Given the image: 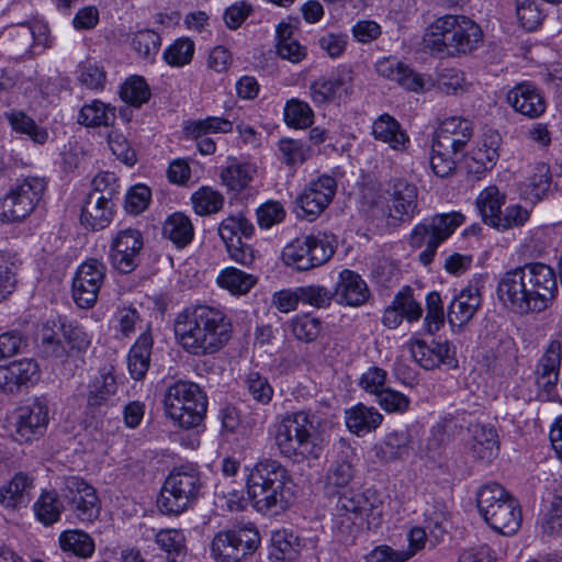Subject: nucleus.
<instances>
[{
	"instance_id": "1",
	"label": "nucleus",
	"mask_w": 562,
	"mask_h": 562,
	"mask_svg": "<svg viewBox=\"0 0 562 562\" xmlns=\"http://www.w3.org/2000/svg\"><path fill=\"white\" fill-rule=\"evenodd\" d=\"M177 344L193 357L214 356L232 338L233 325L226 314L209 305L187 307L173 322Z\"/></svg>"
},
{
	"instance_id": "2",
	"label": "nucleus",
	"mask_w": 562,
	"mask_h": 562,
	"mask_svg": "<svg viewBox=\"0 0 562 562\" xmlns=\"http://www.w3.org/2000/svg\"><path fill=\"white\" fill-rule=\"evenodd\" d=\"M319 425L311 409L284 414L274 432L280 453L296 463L318 460L324 450V439L317 430Z\"/></svg>"
},
{
	"instance_id": "3",
	"label": "nucleus",
	"mask_w": 562,
	"mask_h": 562,
	"mask_svg": "<svg viewBox=\"0 0 562 562\" xmlns=\"http://www.w3.org/2000/svg\"><path fill=\"white\" fill-rule=\"evenodd\" d=\"M292 483L289 471L280 461L263 459L256 463L248 474V498L258 513H277L292 501Z\"/></svg>"
},
{
	"instance_id": "4",
	"label": "nucleus",
	"mask_w": 562,
	"mask_h": 562,
	"mask_svg": "<svg viewBox=\"0 0 562 562\" xmlns=\"http://www.w3.org/2000/svg\"><path fill=\"white\" fill-rule=\"evenodd\" d=\"M483 40L479 24L465 15L445 14L427 27L423 41L425 47L439 57H457L471 54Z\"/></svg>"
},
{
	"instance_id": "5",
	"label": "nucleus",
	"mask_w": 562,
	"mask_h": 562,
	"mask_svg": "<svg viewBox=\"0 0 562 562\" xmlns=\"http://www.w3.org/2000/svg\"><path fill=\"white\" fill-rule=\"evenodd\" d=\"M476 505L485 522L495 531L513 536L519 529V503L498 483L483 485L476 494Z\"/></svg>"
},
{
	"instance_id": "6",
	"label": "nucleus",
	"mask_w": 562,
	"mask_h": 562,
	"mask_svg": "<svg viewBox=\"0 0 562 562\" xmlns=\"http://www.w3.org/2000/svg\"><path fill=\"white\" fill-rule=\"evenodd\" d=\"M164 407L167 416L186 429L200 426L207 401L200 386L190 381H177L166 390Z\"/></svg>"
},
{
	"instance_id": "7",
	"label": "nucleus",
	"mask_w": 562,
	"mask_h": 562,
	"mask_svg": "<svg viewBox=\"0 0 562 562\" xmlns=\"http://www.w3.org/2000/svg\"><path fill=\"white\" fill-rule=\"evenodd\" d=\"M201 487L200 474L194 469L176 468L165 481L159 508L165 514L179 515L198 499Z\"/></svg>"
},
{
	"instance_id": "8",
	"label": "nucleus",
	"mask_w": 562,
	"mask_h": 562,
	"mask_svg": "<svg viewBox=\"0 0 562 562\" xmlns=\"http://www.w3.org/2000/svg\"><path fill=\"white\" fill-rule=\"evenodd\" d=\"M460 212L437 214L429 221L417 224L409 235V245L414 248L426 246L419 254V260L425 266L434 259L438 246L446 240L463 223Z\"/></svg>"
},
{
	"instance_id": "9",
	"label": "nucleus",
	"mask_w": 562,
	"mask_h": 562,
	"mask_svg": "<svg viewBox=\"0 0 562 562\" xmlns=\"http://www.w3.org/2000/svg\"><path fill=\"white\" fill-rule=\"evenodd\" d=\"M259 543L260 536L255 526H234L215 533L211 542V555L215 562H240L251 555Z\"/></svg>"
},
{
	"instance_id": "10",
	"label": "nucleus",
	"mask_w": 562,
	"mask_h": 562,
	"mask_svg": "<svg viewBox=\"0 0 562 562\" xmlns=\"http://www.w3.org/2000/svg\"><path fill=\"white\" fill-rule=\"evenodd\" d=\"M46 183L38 177H27L19 181L0 200V221L19 223L25 220L42 199Z\"/></svg>"
},
{
	"instance_id": "11",
	"label": "nucleus",
	"mask_w": 562,
	"mask_h": 562,
	"mask_svg": "<svg viewBox=\"0 0 562 562\" xmlns=\"http://www.w3.org/2000/svg\"><path fill=\"white\" fill-rule=\"evenodd\" d=\"M1 44L10 58L20 59L30 53L37 54L49 46L47 25L41 22L19 23L4 30Z\"/></svg>"
},
{
	"instance_id": "12",
	"label": "nucleus",
	"mask_w": 562,
	"mask_h": 562,
	"mask_svg": "<svg viewBox=\"0 0 562 562\" xmlns=\"http://www.w3.org/2000/svg\"><path fill=\"white\" fill-rule=\"evenodd\" d=\"M334 251V247L325 238L308 235L288 244L281 257L286 266L307 271L326 263Z\"/></svg>"
},
{
	"instance_id": "13",
	"label": "nucleus",
	"mask_w": 562,
	"mask_h": 562,
	"mask_svg": "<svg viewBox=\"0 0 562 562\" xmlns=\"http://www.w3.org/2000/svg\"><path fill=\"white\" fill-rule=\"evenodd\" d=\"M113 179L112 175L104 173L94 177L92 181L93 190L88 194L80 215L81 224L92 231L105 228L113 218V190L106 188L109 180Z\"/></svg>"
},
{
	"instance_id": "14",
	"label": "nucleus",
	"mask_w": 562,
	"mask_h": 562,
	"mask_svg": "<svg viewBox=\"0 0 562 562\" xmlns=\"http://www.w3.org/2000/svg\"><path fill=\"white\" fill-rule=\"evenodd\" d=\"M531 291L522 266L503 273L496 290L497 296L504 306L519 315L539 313V311L533 310L535 299Z\"/></svg>"
},
{
	"instance_id": "15",
	"label": "nucleus",
	"mask_w": 562,
	"mask_h": 562,
	"mask_svg": "<svg viewBox=\"0 0 562 562\" xmlns=\"http://www.w3.org/2000/svg\"><path fill=\"white\" fill-rule=\"evenodd\" d=\"M61 495L80 521L91 522L99 517L101 512L100 498L95 488L82 477H65Z\"/></svg>"
},
{
	"instance_id": "16",
	"label": "nucleus",
	"mask_w": 562,
	"mask_h": 562,
	"mask_svg": "<svg viewBox=\"0 0 562 562\" xmlns=\"http://www.w3.org/2000/svg\"><path fill=\"white\" fill-rule=\"evenodd\" d=\"M353 91V72L350 68L339 67L329 76H322L310 85L311 100L317 104L340 103Z\"/></svg>"
},
{
	"instance_id": "17",
	"label": "nucleus",
	"mask_w": 562,
	"mask_h": 562,
	"mask_svg": "<svg viewBox=\"0 0 562 562\" xmlns=\"http://www.w3.org/2000/svg\"><path fill=\"white\" fill-rule=\"evenodd\" d=\"M336 188V180L329 176L311 181L295 199L296 215L308 221L315 220L331 202Z\"/></svg>"
},
{
	"instance_id": "18",
	"label": "nucleus",
	"mask_w": 562,
	"mask_h": 562,
	"mask_svg": "<svg viewBox=\"0 0 562 562\" xmlns=\"http://www.w3.org/2000/svg\"><path fill=\"white\" fill-rule=\"evenodd\" d=\"M105 271V265L98 259H89L80 265L72 281V297L79 307L94 305Z\"/></svg>"
},
{
	"instance_id": "19",
	"label": "nucleus",
	"mask_w": 562,
	"mask_h": 562,
	"mask_svg": "<svg viewBox=\"0 0 562 562\" xmlns=\"http://www.w3.org/2000/svg\"><path fill=\"white\" fill-rule=\"evenodd\" d=\"M143 247L144 241L139 231L134 228L120 231L112 239L111 265L121 273H131L140 262Z\"/></svg>"
},
{
	"instance_id": "20",
	"label": "nucleus",
	"mask_w": 562,
	"mask_h": 562,
	"mask_svg": "<svg viewBox=\"0 0 562 562\" xmlns=\"http://www.w3.org/2000/svg\"><path fill=\"white\" fill-rule=\"evenodd\" d=\"M387 215L396 222H409L417 211L418 190L404 179H393L384 192Z\"/></svg>"
},
{
	"instance_id": "21",
	"label": "nucleus",
	"mask_w": 562,
	"mask_h": 562,
	"mask_svg": "<svg viewBox=\"0 0 562 562\" xmlns=\"http://www.w3.org/2000/svg\"><path fill=\"white\" fill-rule=\"evenodd\" d=\"M522 267L526 280L532 289L533 310L540 313L549 307L558 294L557 274L550 266L542 262H530Z\"/></svg>"
},
{
	"instance_id": "22",
	"label": "nucleus",
	"mask_w": 562,
	"mask_h": 562,
	"mask_svg": "<svg viewBox=\"0 0 562 562\" xmlns=\"http://www.w3.org/2000/svg\"><path fill=\"white\" fill-rule=\"evenodd\" d=\"M561 361L562 344L558 339H552L538 360L535 370L536 384L548 400L553 398L557 394Z\"/></svg>"
},
{
	"instance_id": "23",
	"label": "nucleus",
	"mask_w": 562,
	"mask_h": 562,
	"mask_svg": "<svg viewBox=\"0 0 562 562\" xmlns=\"http://www.w3.org/2000/svg\"><path fill=\"white\" fill-rule=\"evenodd\" d=\"M34 490V475L19 471L0 486V505L9 510L26 508L33 498Z\"/></svg>"
},
{
	"instance_id": "24",
	"label": "nucleus",
	"mask_w": 562,
	"mask_h": 562,
	"mask_svg": "<svg viewBox=\"0 0 562 562\" xmlns=\"http://www.w3.org/2000/svg\"><path fill=\"white\" fill-rule=\"evenodd\" d=\"M48 405L45 398H35L31 404L19 409L15 424L16 440L30 441L42 435L48 424Z\"/></svg>"
},
{
	"instance_id": "25",
	"label": "nucleus",
	"mask_w": 562,
	"mask_h": 562,
	"mask_svg": "<svg viewBox=\"0 0 562 562\" xmlns=\"http://www.w3.org/2000/svg\"><path fill=\"white\" fill-rule=\"evenodd\" d=\"M473 132L474 126L470 120L462 116H450L441 121L432 140L441 144L443 149L450 148L462 155Z\"/></svg>"
},
{
	"instance_id": "26",
	"label": "nucleus",
	"mask_w": 562,
	"mask_h": 562,
	"mask_svg": "<svg viewBox=\"0 0 562 562\" xmlns=\"http://www.w3.org/2000/svg\"><path fill=\"white\" fill-rule=\"evenodd\" d=\"M38 379L40 368L34 359H22L0 367V391L3 393H16Z\"/></svg>"
},
{
	"instance_id": "27",
	"label": "nucleus",
	"mask_w": 562,
	"mask_h": 562,
	"mask_svg": "<svg viewBox=\"0 0 562 562\" xmlns=\"http://www.w3.org/2000/svg\"><path fill=\"white\" fill-rule=\"evenodd\" d=\"M357 461L355 448L345 441H340L337 457L325 474V488L331 492L349 485L356 475Z\"/></svg>"
},
{
	"instance_id": "28",
	"label": "nucleus",
	"mask_w": 562,
	"mask_h": 562,
	"mask_svg": "<svg viewBox=\"0 0 562 562\" xmlns=\"http://www.w3.org/2000/svg\"><path fill=\"white\" fill-rule=\"evenodd\" d=\"M375 69L380 76L397 82L408 91L419 93L426 90L424 77L396 57L390 56L378 60Z\"/></svg>"
},
{
	"instance_id": "29",
	"label": "nucleus",
	"mask_w": 562,
	"mask_h": 562,
	"mask_svg": "<svg viewBox=\"0 0 562 562\" xmlns=\"http://www.w3.org/2000/svg\"><path fill=\"white\" fill-rule=\"evenodd\" d=\"M382 502L374 490L363 492L350 490L339 496L337 509L353 514L356 517H372V520L381 518Z\"/></svg>"
},
{
	"instance_id": "30",
	"label": "nucleus",
	"mask_w": 562,
	"mask_h": 562,
	"mask_svg": "<svg viewBox=\"0 0 562 562\" xmlns=\"http://www.w3.org/2000/svg\"><path fill=\"white\" fill-rule=\"evenodd\" d=\"M333 294L340 304L360 306L368 301L370 291L360 274L345 269L339 273L338 282Z\"/></svg>"
},
{
	"instance_id": "31",
	"label": "nucleus",
	"mask_w": 562,
	"mask_h": 562,
	"mask_svg": "<svg viewBox=\"0 0 562 562\" xmlns=\"http://www.w3.org/2000/svg\"><path fill=\"white\" fill-rule=\"evenodd\" d=\"M507 101L516 112L531 119L540 116L546 111V102L540 91L528 82L519 83L509 90Z\"/></svg>"
},
{
	"instance_id": "32",
	"label": "nucleus",
	"mask_w": 562,
	"mask_h": 562,
	"mask_svg": "<svg viewBox=\"0 0 562 562\" xmlns=\"http://www.w3.org/2000/svg\"><path fill=\"white\" fill-rule=\"evenodd\" d=\"M482 304L480 290L476 285L464 288L448 306V322L451 326H463L476 314Z\"/></svg>"
},
{
	"instance_id": "33",
	"label": "nucleus",
	"mask_w": 562,
	"mask_h": 562,
	"mask_svg": "<svg viewBox=\"0 0 562 562\" xmlns=\"http://www.w3.org/2000/svg\"><path fill=\"white\" fill-rule=\"evenodd\" d=\"M411 355L414 360L424 369L431 370L441 363H450L451 347L447 340H432L427 344L424 340H415L411 344Z\"/></svg>"
},
{
	"instance_id": "34",
	"label": "nucleus",
	"mask_w": 562,
	"mask_h": 562,
	"mask_svg": "<svg viewBox=\"0 0 562 562\" xmlns=\"http://www.w3.org/2000/svg\"><path fill=\"white\" fill-rule=\"evenodd\" d=\"M119 389L115 370L112 366L103 367L88 386L87 403L89 407L108 405Z\"/></svg>"
},
{
	"instance_id": "35",
	"label": "nucleus",
	"mask_w": 562,
	"mask_h": 562,
	"mask_svg": "<svg viewBox=\"0 0 562 562\" xmlns=\"http://www.w3.org/2000/svg\"><path fill=\"white\" fill-rule=\"evenodd\" d=\"M472 456L484 463H490L498 456L499 441L494 427L476 425L472 430L470 443Z\"/></svg>"
},
{
	"instance_id": "36",
	"label": "nucleus",
	"mask_w": 562,
	"mask_h": 562,
	"mask_svg": "<svg viewBox=\"0 0 562 562\" xmlns=\"http://www.w3.org/2000/svg\"><path fill=\"white\" fill-rule=\"evenodd\" d=\"M153 344V336L147 330L137 338L128 351L127 368L135 381L143 380L149 369Z\"/></svg>"
},
{
	"instance_id": "37",
	"label": "nucleus",
	"mask_w": 562,
	"mask_h": 562,
	"mask_svg": "<svg viewBox=\"0 0 562 562\" xmlns=\"http://www.w3.org/2000/svg\"><path fill=\"white\" fill-rule=\"evenodd\" d=\"M348 429L356 434H368L375 430L383 422V415L373 406L359 403L345 413Z\"/></svg>"
},
{
	"instance_id": "38",
	"label": "nucleus",
	"mask_w": 562,
	"mask_h": 562,
	"mask_svg": "<svg viewBox=\"0 0 562 562\" xmlns=\"http://www.w3.org/2000/svg\"><path fill=\"white\" fill-rule=\"evenodd\" d=\"M372 134L375 139L386 143L394 150H403L409 142L407 134L400 123L391 115L384 113L372 124Z\"/></svg>"
},
{
	"instance_id": "39",
	"label": "nucleus",
	"mask_w": 562,
	"mask_h": 562,
	"mask_svg": "<svg viewBox=\"0 0 562 562\" xmlns=\"http://www.w3.org/2000/svg\"><path fill=\"white\" fill-rule=\"evenodd\" d=\"M60 317L49 319L41 328L40 349L44 357L64 360L68 357V350L61 341Z\"/></svg>"
},
{
	"instance_id": "40",
	"label": "nucleus",
	"mask_w": 562,
	"mask_h": 562,
	"mask_svg": "<svg viewBox=\"0 0 562 562\" xmlns=\"http://www.w3.org/2000/svg\"><path fill=\"white\" fill-rule=\"evenodd\" d=\"M162 236L177 248L182 249L193 239V224L183 213H173L167 217L162 225Z\"/></svg>"
},
{
	"instance_id": "41",
	"label": "nucleus",
	"mask_w": 562,
	"mask_h": 562,
	"mask_svg": "<svg viewBox=\"0 0 562 562\" xmlns=\"http://www.w3.org/2000/svg\"><path fill=\"white\" fill-rule=\"evenodd\" d=\"M58 542L64 552L81 559L90 558L95 549L94 541L90 535L80 529L63 531L59 535Z\"/></svg>"
},
{
	"instance_id": "42",
	"label": "nucleus",
	"mask_w": 562,
	"mask_h": 562,
	"mask_svg": "<svg viewBox=\"0 0 562 562\" xmlns=\"http://www.w3.org/2000/svg\"><path fill=\"white\" fill-rule=\"evenodd\" d=\"M35 517L44 526H52L59 521L64 504L54 490H44L33 505Z\"/></svg>"
},
{
	"instance_id": "43",
	"label": "nucleus",
	"mask_w": 562,
	"mask_h": 562,
	"mask_svg": "<svg viewBox=\"0 0 562 562\" xmlns=\"http://www.w3.org/2000/svg\"><path fill=\"white\" fill-rule=\"evenodd\" d=\"M411 437L407 431H393L375 446L376 457L384 462L396 461L408 456Z\"/></svg>"
},
{
	"instance_id": "44",
	"label": "nucleus",
	"mask_w": 562,
	"mask_h": 562,
	"mask_svg": "<svg viewBox=\"0 0 562 562\" xmlns=\"http://www.w3.org/2000/svg\"><path fill=\"white\" fill-rule=\"evenodd\" d=\"M505 200V194L496 186H488L480 192L476 198V206L485 224L493 227L502 213Z\"/></svg>"
},
{
	"instance_id": "45",
	"label": "nucleus",
	"mask_w": 562,
	"mask_h": 562,
	"mask_svg": "<svg viewBox=\"0 0 562 562\" xmlns=\"http://www.w3.org/2000/svg\"><path fill=\"white\" fill-rule=\"evenodd\" d=\"M115 117L114 108L100 100H93L81 108L77 122L87 127L110 126L113 125Z\"/></svg>"
},
{
	"instance_id": "46",
	"label": "nucleus",
	"mask_w": 562,
	"mask_h": 562,
	"mask_svg": "<svg viewBox=\"0 0 562 562\" xmlns=\"http://www.w3.org/2000/svg\"><path fill=\"white\" fill-rule=\"evenodd\" d=\"M277 53L282 59L291 63H300L306 57V48L294 37L290 24L281 23L277 27Z\"/></svg>"
},
{
	"instance_id": "47",
	"label": "nucleus",
	"mask_w": 562,
	"mask_h": 562,
	"mask_svg": "<svg viewBox=\"0 0 562 562\" xmlns=\"http://www.w3.org/2000/svg\"><path fill=\"white\" fill-rule=\"evenodd\" d=\"M130 44L142 60L151 64L161 46V37L151 30H142L131 34Z\"/></svg>"
},
{
	"instance_id": "48",
	"label": "nucleus",
	"mask_w": 562,
	"mask_h": 562,
	"mask_svg": "<svg viewBox=\"0 0 562 562\" xmlns=\"http://www.w3.org/2000/svg\"><path fill=\"white\" fill-rule=\"evenodd\" d=\"M254 233L255 226L243 214L231 215L218 225V235L225 246L229 245V243H236L240 236L249 238Z\"/></svg>"
},
{
	"instance_id": "49",
	"label": "nucleus",
	"mask_w": 562,
	"mask_h": 562,
	"mask_svg": "<svg viewBox=\"0 0 562 562\" xmlns=\"http://www.w3.org/2000/svg\"><path fill=\"white\" fill-rule=\"evenodd\" d=\"M233 121L218 116H207L203 120L191 121L184 126L186 134L192 138L210 134H227L233 132Z\"/></svg>"
},
{
	"instance_id": "50",
	"label": "nucleus",
	"mask_w": 562,
	"mask_h": 562,
	"mask_svg": "<svg viewBox=\"0 0 562 562\" xmlns=\"http://www.w3.org/2000/svg\"><path fill=\"white\" fill-rule=\"evenodd\" d=\"M256 168L249 162L233 161L221 172L223 183L233 191L245 189L252 180Z\"/></svg>"
},
{
	"instance_id": "51",
	"label": "nucleus",
	"mask_w": 562,
	"mask_h": 562,
	"mask_svg": "<svg viewBox=\"0 0 562 562\" xmlns=\"http://www.w3.org/2000/svg\"><path fill=\"white\" fill-rule=\"evenodd\" d=\"M256 281L257 279L252 274L233 267L224 269L217 277L218 285L236 295L247 293L256 284Z\"/></svg>"
},
{
	"instance_id": "52",
	"label": "nucleus",
	"mask_w": 562,
	"mask_h": 562,
	"mask_svg": "<svg viewBox=\"0 0 562 562\" xmlns=\"http://www.w3.org/2000/svg\"><path fill=\"white\" fill-rule=\"evenodd\" d=\"M461 156L450 148L443 149L441 144L432 140L430 166L434 173L440 178L451 176Z\"/></svg>"
},
{
	"instance_id": "53",
	"label": "nucleus",
	"mask_w": 562,
	"mask_h": 562,
	"mask_svg": "<svg viewBox=\"0 0 562 562\" xmlns=\"http://www.w3.org/2000/svg\"><path fill=\"white\" fill-rule=\"evenodd\" d=\"M283 116L285 124L293 128H307L314 121V112L308 103L299 99L285 103Z\"/></svg>"
},
{
	"instance_id": "54",
	"label": "nucleus",
	"mask_w": 562,
	"mask_h": 562,
	"mask_svg": "<svg viewBox=\"0 0 562 562\" xmlns=\"http://www.w3.org/2000/svg\"><path fill=\"white\" fill-rule=\"evenodd\" d=\"M271 544V554L280 560H293L301 550L299 537L285 529L272 532Z\"/></svg>"
},
{
	"instance_id": "55",
	"label": "nucleus",
	"mask_w": 562,
	"mask_h": 562,
	"mask_svg": "<svg viewBox=\"0 0 562 562\" xmlns=\"http://www.w3.org/2000/svg\"><path fill=\"white\" fill-rule=\"evenodd\" d=\"M191 201L195 213L199 215L217 213L224 205L222 193L210 187H202L195 191L191 196Z\"/></svg>"
},
{
	"instance_id": "56",
	"label": "nucleus",
	"mask_w": 562,
	"mask_h": 562,
	"mask_svg": "<svg viewBox=\"0 0 562 562\" xmlns=\"http://www.w3.org/2000/svg\"><path fill=\"white\" fill-rule=\"evenodd\" d=\"M194 42L180 37L170 44L162 53V59L170 67H183L191 63L194 54Z\"/></svg>"
},
{
	"instance_id": "57",
	"label": "nucleus",
	"mask_w": 562,
	"mask_h": 562,
	"mask_svg": "<svg viewBox=\"0 0 562 562\" xmlns=\"http://www.w3.org/2000/svg\"><path fill=\"white\" fill-rule=\"evenodd\" d=\"M8 120L15 132L26 134L36 144L42 145L48 138L46 130L40 127L32 117L23 112H12L8 115Z\"/></svg>"
},
{
	"instance_id": "58",
	"label": "nucleus",
	"mask_w": 562,
	"mask_h": 562,
	"mask_svg": "<svg viewBox=\"0 0 562 562\" xmlns=\"http://www.w3.org/2000/svg\"><path fill=\"white\" fill-rule=\"evenodd\" d=\"M18 261L15 255L0 250V302L15 289Z\"/></svg>"
},
{
	"instance_id": "59",
	"label": "nucleus",
	"mask_w": 562,
	"mask_h": 562,
	"mask_svg": "<svg viewBox=\"0 0 562 562\" xmlns=\"http://www.w3.org/2000/svg\"><path fill=\"white\" fill-rule=\"evenodd\" d=\"M436 86L440 92L448 95H458L469 89L463 71L456 68L442 69L437 76Z\"/></svg>"
},
{
	"instance_id": "60",
	"label": "nucleus",
	"mask_w": 562,
	"mask_h": 562,
	"mask_svg": "<svg viewBox=\"0 0 562 562\" xmlns=\"http://www.w3.org/2000/svg\"><path fill=\"white\" fill-rule=\"evenodd\" d=\"M120 95L124 102L138 108L149 100L150 91L143 77L133 76L123 83Z\"/></svg>"
},
{
	"instance_id": "61",
	"label": "nucleus",
	"mask_w": 562,
	"mask_h": 562,
	"mask_svg": "<svg viewBox=\"0 0 562 562\" xmlns=\"http://www.w3.org/2000/svg\"><path fill=\"white\" fill-rule=\"evenodd\" d=\"M322 329L321 319L307 314L299 315L291 321L292 334L296 339L303 342L315 341L319 337Z\"/></svg>"
},
{
	"instance_id": "62",
	"label": "nucleus",
	"mask_w": 562,
	"mask_h": 562,
	"mask_svg": "<svg viewBox=\"0 0 562 562\" xmlns=\"http://www.w3.org/2000/svg\"><path fill=\"white\" fill-rule=\"evenodd\" d=\"M278 148L282 161L290 167L302 165L310 154V147L301 139L282 138L278 143Z\"/></svg>"
},
{
	"instance_id": "63",
	"label": "nucleus",
	"mask_w": 562,
	"mask_h": 562,
	"mask_svg": "<svg viewBox=\"0 0 562 562\" xmlns=\"http://www.w3.org/2000/svg\"><path fill=\"white\" fill-rule=\"evenodd\" d=\"M426 310L424 327L428 334L434 335L445 324L443 304L438 292L434 291L428 293L426 297Z\"/></svg>"
},
{
	"instance_id": "64",
	"label": "nucleus",
	"mask_w": 562,
	"mask_h": 562,
	"mask_svg": "<svg viewBox=\"0 0 562 562\" xmlns=\"http://www.w3.org/2000/svg\"><path fill=\"white\" fill-rule=\"evenodd\" d=\"M541 528L548 536H557L562 532V496L554 495L543 512Z\"/></svg>"
}]
</instances>
